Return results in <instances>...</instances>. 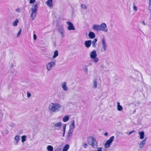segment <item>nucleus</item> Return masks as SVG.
<instances>
[{"label": "nucleus", "mask_w": 151, "mask_h": 151, "mask_svg": "<svg viewBox=\"0 0 151 151\" xmlns=\"http://www.w3.org/2000/svg\"><path fill=\"white\" fill-rule=\"evenodd\" d=\"M56 65L55 62H51L48 63L46 65V68L48 71L50 70L54 66Z\"/></svg>", "instance_id": "obj_7"}, {"label": "nucleus", "mask_w": 151, "mask_h": 151, "mask_svg": "<svg viewBox=\"0 0 151 151\" xmlns=\"http://www.w3.org/2000/svg\"><path fill=\"white\" fill-rule=\"evenodd\" d=\"M97 82L96 79H94L93 80V87L96 88L97 87Z\"/></svg>", "instance_id": "obj_23"}, {"label": "nucleus", "mask_w": 151, "mask_h": 151, "mask_svg": "<svg viewBox=\"0 0 151 151\" xmlns=\"http://www.w3.org/2000/svg\"><path fill=\"white\" fill-rule=\"evenodd\" d=\"M62 106L58 103H51L49 105L48 109L49 111L56 113L60 111L61 109Z\"/></svg>", "instance_id": "obj_1"}, {"label": "nucleus", "mask_w": 151, "mask_h": 151, "mask_svg": "<svg viewBox=\"0 0 151 151\" xmlns=\"http://www.w3.org/2000/svg\"><path fill=\"white\" fill-rule=\"evenodd\" d=\"M59 33L61 34V35L62 37H63L64 36V31L63 29H60L59 30Z\"/></svg>", "instance_id": "obj_20"}, {"label": "nucleus", "mask_w": 151, "mask_h": 151, "mask_svg": "<svg viewBox=\"0 0 151 151\" xmlns=\"http://www.w3.org/2000/svg\"><path fill=\"white\" fill-rule=\"evenodd\" d=\"M133 10L134 11H137V7L136 6L134 5V6L133 7Z\"/></svg>", "instance_id": "obj_38"}, {"label": "nucleus", "mask_w": 151, "mask_h": 151, "mask_svg": "<svg viewBox=\"0 0 151 151\" xmlns=\"http://www.w3.org/2000/svg\"><path fill=\"white\" fill-rule=\"evenodd\" d=\"M91 43V40H88L86 41L84 43L86 47L88 48L90 47Z\"/></svg>", "instance_id": "obj_11"}, {"label": "nucleus", "mask_w": 151, "mask_h": 151, "mask_svg": "<svg viewBox=\"0 0 151 151\" xmlns=\"http://www.w3.org/2000/svg\"><path fill=\"white\" fill-rule=\"evenodd\" d=\"M114 136H112L109 140L107 141L104 145L105 147L108 148L110 147L112 142L114 140Z\"/></svg>", "instance_id": "obj_5"}, {"label": "nucleus", "mask_w": 151, "mask_h": 151, "mask_svg": "<svg viewBox=\"0 0 151 151\" xmlns=\"http://www.w3.org/2000/svg\"><path fill=\"white\" fill-rule=\"evenodd\" d=\"M18 141H17L16 142L15 145H17L18 144Z\"/></svg>", "instance_id": "obj_49"}, {"label": "nucleus", "mask_w": 151, "mask_h": 151, "mask_svg": "<svg viewBox=\"0 0 151 151\" xmlns=\"http://www.w3.org/2000/svg\"><path fill=\"white\" fill-rule=\"evenodd\" d=\"M48 151H53V147L51 145H48L47 147Z\"/></svg>", "instance_id": "obj_26"}, {"label": "nucleus", "mask_w": 151, "mask_h": 151, "mask_svg": "<svg viewBox=\"0 0 151 151\" xmlns=\"http://www.w3.org/2000/svg\"><path fill=\"white\" fill-rule=\"evenodd\" d=\"M27 98H29L30 97V96H31V94L29 92H27Z\"/></svg>", "instance_id": "obj_39"}, {"label": "nucleus", "mask_w": 151, "mask_h": 151, "mask_svg": "<svg viewBox=\"0 0 151 151\" xmlns=\"http://www.w3.org/2000/svg\"><path fill=\"white\" fill-rule=\"evenodd\" d=\"M69 148V145L67 144L65 145L63 148L62 151H67Z\"/></svg>", "instance_id": "obj_21"}, {"label": "nucleus", "mask_w": 151, "mask_h": 151, "mask_svg": "<svg viewBox=\"0 0 151 151\" xmlns=\"http://www.w3.org/2000/svg\"><path fill=\"white\" fill-rule=\"evenodd\" d=\"M66 127V124H64L63 127V135H62L63 137H64V135L65 134Z\"/></svg>", "instance_id": "obj_28"}, {"label": "nucleus", "mask_w": 151, "mask_h": 151, "mask_svg": "<svg viewBox=\"0 0 151 151\" xmlns=\"http://www.w3.org/2000/svg\"><path fill=\"white\" fill-rule=\"evenodd\" d=\"M37 9V4L33 5L32 8H31L32 12L31 14V17L32 18V20L34 19L36 16Z\"/></svg>", "instance_id": "obj_3"}, {"label": "nucleus", "mask_w": 151, "mask_h": 151, "mask_svg": "<svg viewBox=\"0 0 151 151\" xmlns=\"http://www.w3.org/2000/svg\"><path fill=\"white\" fill-rule=\"evenodd\" d=\"M73 130L70 129H69L68 133L70 134H72L73 133Z\"/></svg>", "instance_id": "obj_40"}, {"label": "nucleus", "mask_w": 151, "mask_h": 151, "mask_svg": "<svg viewBox=\"0 0 151 151\" xmlns=\"http://www.w3.org/2000/svg\"><path fill=\"white\" fill-rule=\"evenodd\" d=\"M99 25L100 30L105 32H108V29L105 23H103Z\"/></svg>", "instance_id": "obj_6"}, {"label": "nucleus", "mask_w": 151, "mask_h": 151, "mask_svg": "<svg viewBox=\"0 0 151 151\" xmlns=\"http://www.w3.org/2000/svg\"><path fill=\"white\" fill-rule=\"evenodd\" d=\"M117 109L119 111H121L123 110L122 107L120 105V103L119 102L117 103Z\"/></svg>", "instance_id": "obj_18"}, {"label": "nucleus", "mask_w": 151, "mask_h": 151, "mask_svg": "<svg viewBox=\"0 0 151 151\" xmlns=\"http://www.w3.org/2000/svg\"><path fill=\"white\" fill-rule=\"evenodd\" d=\"M47 6L49 7H51L52 6V0H48L46 2Z\"/></svg>", "instance_id": "obj_19"}, {"label": "nucleus", "mask_w": 151, "mask_h": 151, "mask_svg": "<svg viewBox=\"0 0 151 151\" xmlns=\"http://www.w3.org/2000/svg\"><path fill=\"white\" fill-rule=\"evenodd\" d=\"M16 11L20 13V9L19 8H18L16 9Z\"/></svg>", "instance_id": "obj_45"}, {"label": "nucleus", "mask_w": 151, "mask_h": 151, "mask_svg": "<svg viewBox=\"0 0 151 151\" xmlns=\"http://www.w3.org/2000/svg\"><path fill=\"white\" fill-rule=\"evenodd\" d=\"M97 55L96 51L93 50L92 51L90 54V57L93 59V60L94 63H97L99 61V59L97 58Z\"/></svg>", "instance_id": "obj_4"}, {"label": "nucleus", "mask_w": 151, "mask_h": 151, "mask_svg": "<svg viewBox=\"0 0 151 151\" xmlns=\"http://www.w3.org/2000/svg\"><path fill=\"white\" fill-rule=\"evenodd\" d=\"M87 142L88 144L94 149L98 147V143L96 139L93 137L90 136L87 138Z\"/></svg>", "instance_id": "obj_2"}, {"label": "nucleus", "mask_w": 151, "mask_h": 151, "mask_svg": "<svg viewBox=\"0 0 151 151\" xmlns=\"http://www.w3.org/2000/svg\"><path fill=\"white\" fill-rule=\"evenodd\" d=\"M129 79H130V80H132V79H133L134 80V81H136V79H134V78H133V77H129Z\"/></svg>", "instance_id": "obj_46"}, {"label": "nucleus", "mask_w": 151, "mask_h": 151, "mask_svg": "<svg viewBox=\"0 0 151 151\" xmlns=\"http://www.w3.org/2000/svg\"><path fill=\"white\" fill-rule=\"evenodd\" d=\"M101 67L102 68H103V66H101Z\"/></svg>", "instance_id": "obj_53"}, {"label": "nucleus", "mask_w": 151, "mask_h": 151, "mask_svg": "<svg viewBox=\"0 0 151 151\" xmlns=\"http://www.w3.org/2000/svg\"><path fill=\"white\" fill-rule=\"evenodd\" d=\"M52 124H53V127H60L62 125V123L60 122H59L57 123H53Z\"/></svg>", "instance_id": "obj_12"}, {"label": "nucleus", "mask_w": 151, "mask_h": 151, "mask_svg": "<svg viewBox=\"0 0 151 151\" xmlns=\"http://www.w3.org/2000/svg\"><path fill=\"white\" fill-rule=\"evenodd\" d=\"M93 29L96 31L100 30H99V25L98 24H93L92 27Z\"/></svg>", "instance_id": "obj_16"}, {"label": "nucleus", "mask_w": 151, "mask_h": 151, "mask_svg": "<svg viewBox=\"0 0 151 151\" xmlns=\"http://www.w3.org/2000/svg\"><path fill=\"white\" fill-rule=\"evenodd\" d=\"M149 2H150V3H151V0H149Z\"/></svg>", "instance_id": "obj_50"}, {"label": "nucleus", "mask_w": 151, "mask_h": 151, "mask_svg": "<svg viewBox=\"0 0 151 151\" xmlns=\"http://www.w3.org/2000/svg\"><path fill=\"white\" fill-rule=\"evenodd\" d=\"M142 23L144 25H145V23L144 21H143L142 22Z\"/></svg>", "instance_id": "obj_47"}, {"label": "nucleus", "mask_w": 151, "mask_h": 151, "mask_svg": "<svg viewBox=\"0 0 151 151\" xmlns=\"http://www.w3.org/2000/svg\"><path fill=\"white\" fill-rule=\"evenodd\" d=\"M102 47L103 48V50H102V51H106V48L107 46V45L106 42L104 38H103L102 39Z\"/></svg>", "instance_id": "obj_8"}, {"label": "nucleus", "mask_w": 151, "mask_h": 151, "mask_svg": "<svg viewBox=\"0 0 151 151\" xmlns=\"http://www.w3.org/2000/svg\"><path fill=\"white\" fill-rule=\"evenodd\" d=\"M22 30L21 29H20L19 30L17 34V37H18L20 35L21 32Z\"/></svg>", "instance_id": "obj_33"}, {"label": "nucleus", "mask_w": 151, "mask_h": 151, "mask_svg": "<svg viewBox=\"0 0 151 151\" xmlns=\"http://www.w3.org/2000/svg\"><path fill=\"white\" fill-rule=\"evenodd\" d=\"M83 146L85 148H86L88 147V145L86 143H84L83 144Z\"/></svg>", "instance_id": "obj_36"}, {"label": "nucleus", "mask_w": 151, "mask_h": 151, "mask_svg": "<svg viewBox=\"0 0 151 151\" xmlns=\"http://www.w3.org/2000/svg\"><path fill=\"white\" fill-rule=\"evenodd\" d=\"M61 150V148L59 147H57L55 148L54 151H60Z\"/></svg>", "instance_id": "obj_34"}, {"label": "nucleus", "mask_w": 151, "mask_h": 151, "mask_svg": "<svg viewBox=\"0 0 151 151\" xmlns=\"http://www.w3.org/2000/svg\"><path fill=\"white\" fill-rule=\"evenodd\" d=\"M66 23L68 25V29L69 30H74L75 29L73 24L70 22L68 21L66 22Z\"/></svg>", "instance_id": "obj_9"}, {"label": "nucleus", "mask_w": 151, "mask_h": 151, "mask_svg": "<svg viewBox=\"0 0 151 151\" xmlns=\"http://www.w3.org/2000/svg\"><path fill=\"white\" fill-rule=\"evenodd\" d=\"M146 138H145L141 141L139 145V147L140 148H143L146 143Z\"/></svg>", "instance_id": "obj_10"}, {"label": "nucleus", "mask_w": 151, "mask_h": 151, "mask_svg": "<svg viewBox=\"0 0 151 151\" xmlns=\"http://www.w3.org/2000/svg\"><path fill=\"white\" fill-rule=\"evenodd\" d=\"M33 33H34V34H35V31H34L33 32Z\"/></svg>", "instance_id": "obj_52"}, {"label": "nucleus", "mask_w": 151, "mask_h": 151, "mask_svg": "<svg viewBox=\"0 0 151 151\" xmlns=\"http://www.w3.org/2000/svg\"><path fill=\"white\" fill-rule=\"evenodd\" d=\"M97 40L96 38H95L93 40V41L91 43L92 44V46L93 47H96L95 44L96 42H97Z\"/></svg>", "instance_id": "obj_25"}, {"label": "nucleus", "mask_w": 151, "mask_h": 151, "mask_svg": "<svg viewBox=\"0 0 151 151\" xmlns=\"http://www.w3.org/2000/svg\"><path fill=\"white\" fill-rule=\"evenodd\" d=\"M35 1V0H30L29 3L30 4H33Z\"/></svg>", "instance_id": "obj_42"}, {"label": "nucleus", "mask_w": 151, "mask_h": 151, "mask_svg": "<svg viewBox=\"0 0 151 151\" xmlns=\"http://www.w3.org/2000/svg\"><path fill=\"white\" fill-rule=\"evenodd\" d=\"M88 36L89 38L90 39H93L95 37V35L94 33L92 32H89Z\"/></svg>", "instance_id": "obj_14"}, {"label": "nucleus", "mask_w": 151, "mask_h": 151, "mask_svg": "<svg viewBox=\"0 0 151 151\" xmlns=\"http://www.w3.org/2000/svg\"><path fill=\"white\" fill-rule=\"evenodd\" d=\"M139 134L140 135L139 138L140 139H143L144 137L145 133L143 131L139 132Z\"/></svg>", "instance_id": "obj_17"}, {"label": "nucleus", "mask_w": 151, "mask_h": 151, "mask_svg": "<svg viewBox=\"0 0 151 151\" xmlns=\"http://www.w3.org/2000/svg\"><path fill=\"white\" fill-rule=\"evenodd\" d=\"M71 134H70L68 133V136L67 137V138L68 139H70L71 137Z\"/></svg>", "instance_id": "obj_37"}, {"label": "nucleus", "mask_w": 151, "mask_h": 151, "mask_svg": "<svg viewBox=\"0 0 151 151\" xmlns=\"http://www.w3.org/2000/svg\"><path fill=\"white\" fill-rule=\"evenodd\" d=\"M58 55V50H56L54 52V55L53 56V58H56Z\"/></svg>", "instance_id": "obj_22"}, {"label": "nucleus", "mask_w": 151, "mask_h": 151, "mask_svg": "<svg viewBox=\"0 0 151 151\" xmlns=\"http://www.w3.org/2000/svg\"><path fill=\"white\" fill-rule=\"evenodd\" d=\"M26 136L25 135H23L22 137V142H24L26 140Z\"/></svg>", "instance_id": "obj_30"}, {"label": "nucleus", "mask_w": 151, "mask_h": 151, "mask_svg": "<svg viewBox=\"0 0 151 151\" xmlns=\"http://www.w3.org/2000/svg\"><path fill=\"white\" fill-rule=\"evenodd\" d=\"M87 66L85 65V67H83V70H84V72L86 73H88V68H87Z\"/></svg>", "instance_id": "obj_29"}, {"label": "nucleus", "mask_w": 151, "mask_h": 151, "mask_svg": "<svg viewBox=\"0 0 151 151\" xmlns=\"http://www.w3.org/2000/svg\"><path fill=\"white\" fill-rule=\"evenodd\" d=\"M149 10L150 11V13L151 14V3H149Z\"/></svg>", "instance_id": "obj_35"}, {"label": "nucleus", "mask_w": 151, "mask_h": 151, "mask_svg": "<svg viewBox=\"0 0 151 151\" xmlns=\"http://www.w3.org/2000/svg\"><path fill=\"white\" fill-rule=\"evenodd\" d=\"M102 147H99L97 148L98 150H95L94 151H102Z\"/></svg>", "instance_id": "obj_41"}, {"label": "nucleus", "mask_w": 151, "mask_h": 151, "mask_svg": "<svg viewBox=\"0 0 151 151\" xmlns=\"http://www.w3.org/2000/svg\"><path fill=\"white\" fill-rule=\"evenodd\" d=\"M69 117L67 115L65 116L63 119V121L64 122H66L68 121L69 119Z\"/></svg>", "instance_id": "obj_24"}, {"label": "nucleus", "mask_w": 151, "mask_h": 151, "mask_svg": "<svg viewBox=\"0 0 151 151\" xmlns=\"http://www.w3.org/2000/svg\"><path fill=\"white\" fill-rule=\"evenodd\" d=\"M135 132V131L134 130H133L132 131H131L130 132H129V133H127V134L128 135H130L131 134H132V133L134 132Z\"/></svg>", "instance_id": "obj_43"}, {"label": "nucleus", "mask_w": 151, "mask_h": 151, "mask_svg": "<svg viewBox=\"0 0 151 151\" xmlns=\"http://www.w3.org/2000/svg\"><path fill=\"white\" fill-rule=\"evenodd\" d=\"M108 135V133L107 132H106L104 133V135L105 136H107Z\"/></svg>", "instance_id": "obj_48"}, {"label": "nucleus", "mask_w": 151, "mask_h": 151, "mask_svg": "<svg viewBox=\"0 0 151 151\" xmlns=\"http://www.w3.org/2000/svg\"><path fill=\"white\" fill-rule=\"evenodd\" d=\"M18 22V20L17 19H16L13 22V25L14 26H17Z\"/></svg>", "instance_id": "obj_27"}, {"label": "nucleus", "mask_w": 151, "mask_h": 151, "mask_svg": "<svg viewBox=\"0 0 151 151\" xmlns=\"http://www.w3.org/2000/svg\"><path fill=\"white\" fill-rule=\"evenodd\" d=\"M13 67V65L12 64L11 65V67L12 68Z\"/></svg>", "instance_id": "obj_51"}, {"label": "nucleus", "mask_w": 151, "mask_h": 151, "mask_svg": "<svg viewBox=\"0 0 151 151\" xmlns=\"http://www.w3.org/2000/svg\"><path fill=\"white\" fill-rule=\"evenodd\" d=\"M81 7L84 9H87V7L86 5L85 4H83L81 5Z\"/></svg>", "instance_id": "obj_32"}, {"label": "nucleus", "mask_w": 151, "mask_h": 151, "mask_svg": "<svg viewBox=\"0 0 151 151\" xmlns=\"http://www.w3.org/2000/svg\"><path fill=\"white\" fill-rule=\"evenodd\" d=\"M75 121L74 120H73L71 122V124L69 126V129H72L73 130L74 128L75 127Z\"/></svg>", "instance_id": "obj_15"}, {"label": "nucleus", "mask_w": 151, "mask_h": 151, "mask_svg": "<svg viewBox=\"0 0 151 151\" xmlns=\"http://www.w3.org/2000/svg\"><path fill=\"white\" fill-rule=\"evenodd\" d=\"M33 38L35 40L37 39V36L35 34L33 35Z\"/></svg>", "instance_id": "obj_44"}, {"label": "nucleus", "mask_w": 151, "mask_h": 151, "mask_svg": "<svg viewBox=\"0 0 151 151\" xmlns=\"http://www.w3.org/2000/svg\"><path fill=\"white\" fill-rule=\"evenodd\" d=\"M61 87L65 91H67L68 90V88L67 86L66 83L65 82H64L62 83L61 85Z\"/></svg>", "instance_id": "obj_13"}, {"label": "nucleus", "mask_w": 151, "mask_h": 151, "mask_svg": "<svg viewBox=\"0 0 151 151\" xmlns=\"http://www.w3.org/2000/svg\"><path fill=\"white\" fill-rule=\"evenodd\" d=\"M14 139L17 141H19L20 139V136L19 135H17L15 137Z\"/></svg>", "instance_id": "obj_31"}]
</instances>
